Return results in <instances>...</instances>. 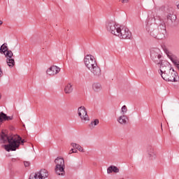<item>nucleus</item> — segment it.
<instances>
[{
    "label": "nucleus",
    "instance_id": "7c9ffc66",
    "mask_svg": "<svg viewBox=\"0 0 179 179\" xmlns=\"http://www.w3.org/2000/svg\"><path fill=\"white\" fill-rule=\"evenodd\" d=\"M69 153H72V150H70Z\"/></svg>",
    "mask_w": 179,
    "mask_h": 179
},
{
    "label": "nucleus",
    "instance_id": "f3484780",
    "mask_svg": "<svg viewBox=\"0 0 179 179\" xmlns=\"http://www.w3.org/2000/svg\"><path fill=\"white\" fill-rule=\"evenodd\" d=\"M117 122L119 124H121V125H125L128 123V117L125 115H121L118 117Z\"/></svg>",
    "mask_w": 179,
    "mask_h": 179
},
{
    "label": "nucleus",
    "instance_id": "1a4fd4ad",
    "mask_svg": "<svg viewBox=\"0 0 179 179\" xmlns=\"http://www.w3.org/2000/svg\"><path fill=\"white\" fill-rule=\"evenodd\" d=\"M78 114L82 122L85 123L87 122V121H90V117H89L87 110H86V108H85V106H80L78 108Z\"/></svg>",
    "mask_w": 179,
    "mask_h": 179
},
{
    "label": "nucleus",
    "instance_id": "0eeeda50",
    "mask_svg": "<svg viewBox=\"0 0 179 179\" xmlns=\"http://www.w3.org/2000/svg\"><path fill=\"white\" fill-rule=\"evenodd\" d=\"M161 76L166 82H177V79H178V73L174 70L173 71L162 73Z\"/></svg>",
    "mask_w": 179,
    "mask_h": 179
},
{
    "label": "nucleus",
    "instance_id": "423d86ee",
    "mask_svg": "<svg viewBox=\"0 0 179 179\" xmlns=\"http://www.w3.org/2000/svg\"><path fill=\"white\" fill-rule=\"evenodd\" d=\"M150 58L158 65L162 64V51L157 48H152L150 49Z\"/></svg>",
    "mask_w": 179,
    "mask_h": 179
},
{
    "label": "nucleus",
    "instance_id": "6e6552de",
    "mask_svg": "<svg viewBox=\"0 0 179 179\" xmlns=\"http://www.w3.org/2000/svg\"><path fill=\"white\" fill-rule=\"evenodd\" d=\"M106 27L107 31H109V33H111V34H114V36H116L117 34V29H120V26H118L113 20H108L106 22Z\"/></svg>",
    "mask_w": 179,
    "mask_h": 179
},
{
    "label": "nucleus",
    "instance_id": "5701e85b",
    "mask_svg": "<svg viewBox=\"0 0 179 179\" xmlns=\"http://www.w3.org/2000/svg\"><path fill=\"white\" fill-rule=\"evenodd\" d=\"M99 119H95L94 121H92L90 124V128H94V127L99 125Z\"/></svg>",
    "mask_w": 179,
    "mask_h": 179
},
{
    "label": "nucleus",
    "instance_id": "f03ea898",
    "mask_svg": "<svg viewBox=\"0 0 179 179\" xmlns=\"http://www.w3.org/2000/svg\"><path fill=\"white\" fill-rule=\"evenodd\" d=\"M85 66L93 73L94 76H100L101 75V69L97 65L94 56L87 55L84 58Z\"/></svg>",
    "mask_w": 179,
    "mask_h": 179
},
{
    "label": "nucleus",
    "instance_id": "6ab92c4d",
    "mask_svg": "<svg viewBox=\"0 0 179 179\" xmlns=\"http://www.w3.org/2000/svg\"><path fill=\"white\" fill-rule=\"evenodd\" d=\"M71 145L72 146V148L77 149V150H78L79 152H82L83 153L85 152V150L83 149V148H82V146H80V145L77 144L76 143H71Z\"/></svg>",
    "mask_w": 179,
    "mask_h": 179
},
{
    "label": "nucleus",
    "instance_id": "c756f323",
    "mask_svg": "<svg viewBox=\"0 0 179 179\" xmlns=\"http://www.w3.org/2000/svg\"><path fill=\"white\" fill-rule=\"evenodd\" d=\"M178 9H179V4L177 6Z\"/></svg>",
    "mask_w": 179,
    "mask_h": 179
},
{
    "label": "nucleus",
    "instance_id": "f257e3e1",
    "mask_svg": "<svg viewBox=\"0 0 179 179\" xmlns=\"http://www.w3.org/2000/svg\"><path fill=\"white\" fill-rule=\"evenodd\" d=\"M26 142L24 139H22L19 135H14L12 136H8L2 131L0 134V143H8V145H3L4 149L7 152H15L16 149H18L20 146V143H24Z\"/></svg>",
    "mask_w": 179,
    "mask_h": 179
},
{
    "label": "nucleus",
    "instance_id": "dca6fc26",
    "mask_svg": "<svg viewBox=\"0 0 179 179\" xmlns=\"http://www.w3.org/2000/svg\"><path fill=\"white\" fill-rule=\"evenodd\" d=\"M55 163L56 164V167H65V161L64 160V158L57 157L55 159Z\"/></svg>",
    "mask_w": 179,
    "mask_h": 179
},
{
    "label": "nucleus",
    "instance_id": "a211bd4d",
    "mask_svg": "<svg viewBox=\"0 0 179 179\" xmlns=\"http://www.w3.org/2000/svg\"><path fill=\"white\" fill-rule=\"evenodd\" d=\"M111 173H120V169L115 166L111 165L107 169V173L111 174Z\"/></svg>",
    "mask_w": 179,
    "mask_h": 179
},
{
    "label": "nucleus",
    "instance_id": "b1692460",
    "mask_svg": "<svg viewBox=\"0 0 179 179\" xmlns=\"http://www.w3.org/2000/svg\"><path fill=\"white\" fill-rule=\"evenodd\" d=\"M128 111V108H127V106H123L121 108V113L123 114V115H125L127 114V112Z\"/></svg>",
    "mask_w": 179,
    "mask_h": 179
},
{
    "label": "nucleus",
    "instance_id": "f8f14e48",
    "mask_svg": "<svg viewBox=\"0 0 179 179\" xmlns=\"http://www.w3.org/2000/svg\"><path fill=\"white\" fill-rule=\"evenodd\" d=\"M159 71L162 76V73H169V72H174V69H172L171 66H170L169 64L164 66V64H161Z\"/></svg>",
    "mask_w": 179,
    "mask_h": 179
},
{
    "label": "nucleus",
    "instance_id": "9b49d317",
    "mask_svg": "<svg viewBox=\"0 0 179 179\" xmlns=\"http://www.w3.org/2000/svg\"><path fill=\"white\" fill-rule=\"evenodd\" d=\"M167 20L169 24H173L177 20V15H176V9L169 8L167 12Z\"/></svg>",
    "mask_w": 179,
    "mask_h": 179
},
{
    "label": "nucleus",
    "instance_id": "2f4dec72",
    "mask_svg": "<svg viewBox=\"0 0 179 179\" xmlns=\"http://www.w3.org/2000/svg\"><path fill=\"white\" fill-rule=\"evenodd\" d=\"M0 99H1V94H0Z\"/></svg>",
    "mask_w": 179,
    "mask_h": 179
},
{
    "label": "nucleus",
    "instance_id": "39448f33",
    "mask_svg": "<svg viewBox=\"0 0 179 179\" xmlns=\"http://www.w3.org/2000/svg\"><path fill=\"white\" fill-rule=\"evenodd\" d=\"M119 38L128 39L129 40L132 37L131 31L127 27L120 26L119 29H117L116 35Z\"/></svg>",
    "mask_w": 179,
    "mask_h": 179
},
{
    "label": "nucleus",
    "instance_id": "20e7f679",
    "mask_svg": "<svg viewBox=\"0 0 179 179\" xmlns=\"http://www.w3.org/2000/svg\"><path fill=\"white\" fill-rule=\"evenodd\" d=\"M0 52L4 54L7 58L6 63L10 68L15 66V59L12 58L13 57V52L8 48V43H3L1 46Z\"/></svg>",
    "mask_w": 179,
    "mask_h": 179
},
{
    "label": "nucleus",
    "instance_id": "ddd939ff",
    "mask_svg": "<svg viewBox=\"0 0 179 179\" xmlns=\"http://www.w3.org/2000/svg\"><path fill=\"white\" fill-rule=\"evenodd\" d=\"M59 71H61V69L59 67L57 66H52L47 70L46 73L48 75H50V76H51L57 75V73H59Z\"/></svg>",
    "mask_w": 179,
    "mask_h": 179
},
{
    "label": "nucleus",
    "instance_id": "2eb2a0df",
    "mask_svg": "<svg viewBox=\"0 0 179 179\" xmlns=\"http://www.w3.org/2000/svg\"><path fill=\"white\" fill-rule=\"evenodd\" d=\"M55 171L57 176H65V166H55Z\"/></svg>",
    "mask_w": 179,
    "mask_h": 179
},
{
    "label": "nucleus",
    "instance_id": "cd10ccee",
    "mask_svg": "<svg viewBox=\"0 0 179 179\" xmlns=\"http://www.w3.org/2000/svg\"><path fill=\"white\" fill-rule=\"evenodd\" d=\"M129 0H122V3H127Z\"/></svg>",
    "mask_w": 179,
    "mask_h": 179
},
{
    "label": "nucleus",
    "instance_id": "4be33fe9",
    "mask_svg": "<svg viewBox=\"0 0 179 179\" xmlns=\"http://www.w3.org/2000/svg\"><path fill=\"white\" fill-rule=\"evenodd\" d=\"M73 89H75V86L71 83H67L64 85V90H73Z\"/></svg>",
    "mask_w": 179,
    "mask_h": 179
},
{
    "label": "nucleus",
    "instance_id": "9d476101",
    "mask_svg": "<svg viewBox=\"0 0 179 179\" xmlns=\"http://www.w3.org/2000/svg\"><path fill=\"white\" fill-rule=\"evenodd\" d=\"M48 177V171L46 169H41L36 173H31L29 179H45Z\"/></svg>",
    "mask_w": 179,
    "mask_h": 179
},
{
    "label": "nucleus",
    "instance_id": "412c9836",
    "mask_svg": "<svg viewBox=\"0 0 179 179\" xmlns=\"http://www.w3.org/2000/svg\"><path fill=\"white\" fill-rule=\"evenodd\" d=\"M92 89L93 90H101V85L99 83H94L92 85Z\"/></svg>",
    "mask_w": 179,
    "mask_h": 179
},
{
    "label": "nucleus",
    "instance_id": "c85d7f7f",
    "mask_svg": "<svg viewBox=\"0 0 179 179\" xmlns=\"http://www.w3.org/2000/svg\"><path fill=\"white\" fill-rule=\"evenodd\" d=\"M3 22L2 20H0V26L2 24Z\"/></svg>",
    "mask_w": 179,
    "mask_h": 179
},
{
    "label": "nucleus",
    "instance_id": "a878e982",
    "mask_svg": "<svg viewBox=\"0 0 179 179\" xmlns=\"http://www.w3.org/2000/svg\"><path fill=\"white\" fill-rule=\"evenodd\" d=\"M72 152H69V155H72V153H78V150H73V148H71Z\"/></svg>",
    "mask_w": 179,
    "mask_h": 179
},
{
    "label": "nucleus",
    "instance_id": "393cba45",
    "mask_svg": "<svg viewBox=\"0 0 179 179\" xmlns=\"http://www.w3.org/2000/svg\"><path fill=\"white\" fill-rule=\"evenodd\" d=\"M24 165L26 167H29V166H30V162H24Z\"/></svg>",
    "mask_w": 179,
    "mask_h": 179
},
{
    "label": "nucleus",
    "instance_id": "aec40b11",
    "mask_svg": "<svg viewBox=\"0 0 179 179\" xmlns=\"http://www.w3.org/2000/svg\"><path fill=\"white\" fill-rule=\"evenodd\" d=\"M148 156L151 160L156 159V152L153 148H151L150 150H148Z\"/></svg>",
    "mask_w": 179,
    "mask_h": 179
},
{
    "label": "nucleus",
    "instance_id": "4468645a",
    "mask_svg": "<svg viewBox=\"0 0 179 179\" xmlns=\"http://www.w3.org/2000/svg\"><path fill=\"white\" fill-rule=\"evenodd\" d=\"M12 120H13V117L8 116L6 114L3 113V112L0 113V127L2 125L3 121H10Z\"/></svg>",
    "mask_w": 179,
    "mask_h": 179
},
{
    "label": "nucleus",
    "instance_id": "bb28decb",
    "mask_svg": "<svg viewBox=\"0 0 179 179\" xmlns=\"http://www.w3.org/2000/svg\"><path fill=\"white\" fill-rule=\"evenodd\" d=\"M66 94H71V93H72L71 90H66L64 91Z\"/></svg>",
    "mask_w": 179,
    "mask_h": 179
},
{
    "label": "nucleus",
    "instance_id": "7ed1b4c3",
    "mask_svg": "<svg viewBox=\"0 0 179 179\" xmlns=\"http://www.w3.org/2000/svg\"><path fill=\"white\" fill-rule=\"evenodd\" d=\"M157 26L155 24H150L149 22L147 23L146 25V30L148 33H150L152 37L155 38H158V40H163L165 37L166 34V27L164 25H160L159 27L162 29V34H159V30L156 28Z\"/></svg>",
    "mask_w": 179,
    "mask_h": 179
}]
</instances>
